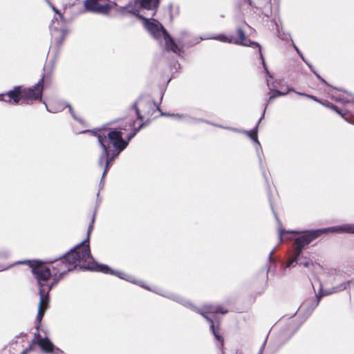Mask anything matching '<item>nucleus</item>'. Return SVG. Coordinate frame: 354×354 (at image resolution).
I'll return each instance as SVG.
<instances>
[{"label": "nucleus", "mask_w": 354, "mask_h": 354, "mask_svg": "<svg viewBox=\"0 0 354 354\" xmlns=\"http://www.w3.org/2000/svg\"><path fill=\"white\" fill-rule=\"evenodd\" d=\"M95 221V214H93L91 221L88 227L87 237L80 244L71 249L63 256L53 260H48L46 263H50L52 266V282H48V286L52 288L55 286L68 272L73 270L77 266L81 268L101 272L105 274H110L117 276L118 277L130 281L133 283L137 282L133 277L127 274L112 270L108 266L99 264L96 263L91 254L88 245L90 234L93 229V223Z\"/></svg>", "instance_id": "nucleus-1"}, {"label": "nucleus", "mask_w": 354, "mask_h": 354, "mask_svg": "<svg viewBox=\"0 0 354 354\" xmlns=\"http://www.w3.org/2000/svg\"><path fill=\"white\" fill-rule=\"evenodd\" d=\"M142 126L143 124L136 128L128 136L127 140H124L122 138V132L116 129L111 131L102 130L95 133V136L97 137L98 142L102 149V154L98 160V164L100 166H104L100 183V189H102L104 186L103 178L114 159L127 147L129 141L138 133Z\"/></svg>", "instance_id": "nucleus-2"}, {"label": "nucleus", "mask_w": 354, "mask_h": 354, "mask_svg": "<svg viewBox=\"0 0 354 354\" xmlns=\"http://www.w3.org/2000/svg\"><path fill=\"white\" fill-rule=\"evenodd\" d=\"M48 261L43 262L41 261H35L31 263L30 261H19L17 263L29 264L31 268L32 273L37 279L39 287V303L38 306V312L37 320L40 322L44 315L45 311L48 308V293L52 289V286H48V281L51 278L50 268L45 264ZM51 264L50 263H48Z\"/></svg>", "instance_id": "nucleus-3"}, {"label": "nucleus", "mask_w": 354, "mask_h": 354, "mask_svg": "<svg viewBox=\"0 0 354 354\" xmlns=\"http://www.w3.org/2000/svg\"><path fill=\"white\" fill-rule=\"evenodd\" d=\"M344 225L339 226H335L328 228L319 229L315 230H308L304 232V233L295 239L293 241V250L292 252V256L290 259L288 261L286 267L290 268L291 266H294V263H297V260L301 255L302 254V251L306 246L309 245L313 240L319 237L321 234L325 232H344L348 233V232L343 230L342 227Z\"/></svg>", "instance_id": "nucleus-4"}, {"label": "nucleus", "mask_w": 354, "mask_h": 354, "mask_svg": "<svg viewBox=\"0 0 354 354\" xmlns=\"http://www.w3.org/2000/svg\"><path fill=\"white\" fill-rule=\"evenodd\" d=\"M44 82V75L32 87L21 89L17 86L8 91L6 94H0V101H3L12 104L28 103V100H41L42 90Z\"/></svg>", "instance_id": "nucleus-5"}, {"label": "nucleus", "mask_w": 354, "mask_h": 354, "mask_svg": "<svg viewBox=\"0 0 354 354\" xmlns=\"http://www.w3.org/2000/svg\"><path fill=\"white\" fill-rule=\"evenodd\" d=\"M236 32L238 35L237 38H236L232 35H223V34L212 35L208 37H201L200 39H196L194 42L190 44V46H193L196 44H198L201 40H203V39H215V40L220 41L221 42L235 44L243 45V46H250L252 45L256 46L257 47L259 48L258 52H259V57L261 59L262 65L264 68V71L266 73V74L268 75V76L270 78L272 79L273 76L269 72V71L267 68L266 64L265 62L264 58H263V55L261 51V47L259 45V44H257L256 42L250 41L249 39H248L245 35L244 31L241 28H237Z\"/></svg>", "instance_id": "nucleus-6"}, {"label": "nucleus", "mask_w": 354, "mask_h": 354, "mask_svg": "<svg viewBox=\"0 0 354 354\" xmlns=\"http://www.w3.org/2000/svg\"><path fill=\"white\" fill-rule=\"evenodd\" d=\"M145 21V26L149 32L156 39H160L162 37L165 41V48L167 50H171L177 55L181 53V48L174 41L169 33L162 26V25L156 19H147L142 16L138 17Z\"/></svg>", "instance_id": "nucleus-7"}, {"label": "nucleus", "mask_w": 354, "mask_h": 354, "mask_svg": "<svg viewBox=\"0 0 354 354\" xmlns=\"http://www.w3.org/2000/svg\"><path fill=\"white\" fill-rule=\"evenodd\" d=\"M158 294L166 297L169 299H171L174 301H176L185 306L189 307L193 309L194 311L197 312L200 315H201L209 324L214 323L213 316H210V315H214L216 313L226 314L228 311L226 309H224L220 305H212V304H205L201 308H197L194 306L190 302L187 301L186 299L180 297L174 294H163L162 292H158Z\"/></svg>", "instance_id": "nucleus-8"}, {"label": "nucleus", "mask_w": 354, "mask_h": 354, "mask_svg": "<svg viewBox=\"0 0 354 354\" xmlns=\"http://www.w3.org/2000/svg\"><path fill=\"white\" fill-rule=\"evenodd\" d=\"M266 82H267V86L269 88V89L270 90V97L266 104V106L263 109V113L260 118V119L259 120V121L257 122L256 126L254 127V129L251 131H246V130H243L242 131V133L247 135L250 139H252L256 144V151H257V156L259 158V163H260V165L261 167H262V165H263V160H262V149H261V144L258 140V138H257V132H258V127H259V124L261 122V120H262V118H263L264 115H265V113H266V108L268 105V103L270 102L272 100H273L274 98H276L278 96H281V95H285L286 94V93H283V92H281L278 90H275L273 88L274 86L272 85V84H271L270 82V81L267 79L266 80Z\"/></svg>", "instance_id": "nucleus-9"}, {"label": "nucleus", "mask_w": 354, "mask_h": 354, "mask_svg": "<svg viewBox=\"0 0 354 354\" xmlns=\"http://www.w3.org/2000/svg\"><path fill=\"white\" fill-rule=\"evenodd\" d=\"M159 2L160 0H140V1L136 0L129 2L126 6L120 7L118 10L123 14L127 12L139 17L141 8L148 10H154L158 7Z\"/></svg>", "instance_id": "nucleus-10"}, {"label": "nucleus", "mask_w": 354, "mask_h": 354, "mask_svg": "<svg viewBox=\"0 0 354 354\" xmlns=\"http://www.w3.org/2000/svg\"><path fill=\"white\" fill-rule=\"evenodd\" d=\"M140 108L149 115H153L156 110L161 112L160 107L156 105L151 97L147 95H142L132 105V109L136 111L138 119L142 120L143 116L140 113Z\"/></svg>", "instance_id": "nucleus-11"}, {"label": "nucleus", "mask_w": 354, "mask_h": 354, "mask_svg": "<svg viewBox=\"0 0 354 354\" xmlns=\"http://www.w3.org/2000/svg\"><path fill=\"white\" fill-rule=\"evenodd\" d=\"M53 10L59 15V17L62 21V24L59 25V22L58 19L54 18L52 20V23L50 26V33L53 39L55 42L57 43V46H59L62 45L64 41L65 37L68 34V30L63 26L64 24V17L59 12V11L54 6L53 7Z\"/></svg>", "instance_id": "nucleus-12"}, {"label": "nucleus", "mask_w": 354, "mask_h": 354, "mask_svg": "<svg viewBox=\"0 0 354 354\" xmlns=\"http://www.w3.org/2000/svg\"><path fill=\"white\" fill-rule=\"evenodd\" d=\"M33 342L34 344H37L45 353H52L53 354H64L63 351L55 347L48 338H42L39 334L38 331L35 334Z\"/></svg>", "instance_id": "nucleus-13"}, {"label": "nucleus", "mask_w": 354, "mask_h": 354, "mask_svg": "<svg viewBox=\"0 0 354 354\" xmlns=\"http://www.w3.org/2000/svg\"><path fill=\"white\" fill-rule=\"evenodd\" d=\"M101 1L102 0H86L85 8L93 12L107 14L111 9V6L109 3H102Z\"/></svg>", "instance_id": "nucleus-14"}, {"label": "nucleus", "mask_w": 354, "mask_h": 354, "mask_svg": "<svg viewBox=\"0 0 354 354\" xmlns=\"http://www.w3.org/2000/svg\"><path fill=\"white\" fill-rule=\"evenodd\" d=\"M331 97L337 102L343 104H350L352 105L353 110L348 109L347 112L350 113V115L354 118V97L351 94L344 92L342 94H331Z\"/></svg>", "instance_id": "nucleus-15"}, {"label": "nucleus", "mask_w": 354, "mask_h": 354, "mask_svg": "<svg viewBox=\"0 0 354 354\" xmlns=\"http://www.w3.org/2000/svg\"><path fill=\"white\" fill-rule=\"evenodd\" d=\"M44 104H45L46 107V109L49 112H51V113H57V112H59L61 111H62L63 109H64L66 107H68L69 109V111H70V113L71 115V116L76 120L79 121V122H81V120L77 118L75 113H74V111L73 109V108L71 107V106L68 104H64V103H62L59 105L58 107H56V108H54V107H52L51 106L50 107H48V106L44 102Z\"/></svg>", "instance_id": "nucleus-16"}, {"label": "nucleus", "mask_w": 354, "mask_h": 354, "mask_svg": "<svg viewBox=\"0 0 354 354\" xmlns=\"http://www.w3.org/2000/svg\"><path fill=\"white\" fill-rule=\"evenodd\" d=\"M349 284H350L349 281L343 282L341 284H339V286L334 287L332 290H326L324 291H322L320 292V296L321 297L326 296V295H330L334 292H337L339 291L344 290L346 289V288L349 286Z\"/></svg>", "instance_id": "nucleus-17"}, {"label": "nucleus", "mask_w": 354, "mask_h": 354, "mask_svg": "<svg viewBox=\"0 0 354 354\" xmlns=\"http://www.w3.org/2000/svg\"><path fill=\"white\" fill-rule=\"evenodd\" d=\"M295 50L298 53V55L300 56L301 59L308 65V66L310 68V71L315 75V76L322 82L326 84V82L314 70L313 66L308 63L304 58L303 54L300 52V50L298 49V48L295 46H294Z\"/></svg>", "instance_id": "nucleus-18"}, {"label": "nucleus", "mask_w": 354, "mask_h": 354, "mask_svg": "<svg viewBox=\"0 0 354 354\" xmlns=\"http://www.w3.org/2000/svg\"><path fill=\"white\" fill-rule=\"evenodd\" d=\"M323 104L326 106V107H328L333 110H334L335 112H337L339 115H340L346 121H347L348 122L351 123V124H354V122L351 121L346 115H345V113H342L341 110H339L337 106H336L335 105L333 104L332 103L330 102H325V103H323Z\"/></svg>", "instance_id": "nucleus-19"}, {"label": "nucleus", "mask_w": 354, "mask_h": 354, "mask_svg": "<svg viewBox=\"0 0 354 354\" xmlns=\"http://www.w3.org/2000/svg\"><path fill=\"white\" fill-rule=\"evenodd\" d=\"M254 6L257 9L261 10H262V14L265 17L269 18L272 15V10H271L270 14H269L268 15L266 14V11L268 8V7H267V5L266 3H263V0H254Z\"/></svg>", "instance_id": "nucleus-20"}, {"label": "nucleus", "mask_w": 354, "mask_h": 354, "mask_svg": "<svg viewBox=\"0 0 354 354\" xmlns=\"http://www.w3.org/2000/svg\"><path fill=\"white\" fill-rule=\"evenodd\" d=\"M210 330H211L212 334L214 335L215 339L219 342V344H220L219 348H222L223 346V338L220 335L218 331L215 328L214 323L210 324Z\"/></svg>", "instance_id": "nucleus-21"}, {"label": "nucleus", "mask_w": 354, "mask_h": 354, "mask_svg": "<svg viewBox=\"0 0 354 354\" xmlns=\"http://www.w3.org/2000/svg\"><path fill=\"white\" fill-rule=\"evenodd\" d=\"M301 258L305 259V260L304 261H299V259H300V257H299V259L297 260V263H293V265H294L293 267H295L296 265H299V266H304L306 268H309L310 266L313 265V262L312 260L307 259L306 257H304L301 255Z\"/></svg>", "instance_id": "nucleus-22"}, {"label": "nucleus", "mask_w": 354, "mask_h": 354, "mask_svg": "<svg viewBox=\"0 0 354 354\" xmlns=\"http://www.w3.org/2000/svg\"><path fill=\"white\" fill-rule=\"evenodd\" d=\"M160 114L161 115H165V116H169V117H172L176 120H186L187 118V115H180V114H178V113H176V114H169V113H163L162 111L160 112Z\"/></svg>", "instance_id": "nucleus-23"}, {"label": "nucleus", "mask_w": 354, "mask_h": 354, "mask_svg": "<svg viewBox=\"0 0 354 354\" xmlns=\"http://www.w3.org/2000/svg\"><path fill=\"white\" fill-rule=\"evenodd\" d=\"M343 230L348 232V234H354V224H344Z\"/></svg>", "instance_id": "nucleus-24"}, {"label": "nucleus", "mask_w": 354, "mask_h": 354, "mask_svg": "<svg viewBox=\"0 0 354 354\" xmlns=\"http://www.w3.org/2000/svg\"><path fill=\"white\" fill-rule=\"evenodd\" d=\"M263 3H266L267 5V7H268V8L266 11V14L267 15L270 14V12H271V0H263Z\"/></svg>", "instance_id": "nucleus-25"}, {"label": "nucleus", "mask_w": 354, "mask_h": 354, "mask_svg": "<svg viewBox=\"0 0 354 354\" xmlns=\"http://www.w3.org/2000/svg\"><path fill=\"white\" fill-rule=\"evenodd\" d=\"M12 267V265L11 266H3V265H1L0 264V271H3V270H6Z\"/></svg>", "instance_id": "nucleus-26"}, {"label": "nucleus", "mask_w": 354, "mask_h": 354, "mask_svg": "<svg viewBox=\"0 0 354 354\" xmlns=\"http://www.w3.org/2000/svg\"><path fill=\"white\" fill-rule=\"evenodd\" d=\"M32 350V346H30L29 347L24 349L20 354H27L28 352Z\"/></svg>", "instance_id": "nucleus-27"}, {"label": "nucleus", "mask_w": 354, "mask_h": 354, "mask_svg": "<svg viewBox=\"0 0 354 354\" xmlns=\"http://www.w3.org/2000/svg\"><path fill=\"white\" fill-rule=\"evenodd\" d=\"M273 254H274V250H272V251L270 252V254H269V257H268V258H269V260H270V262H272V261H274V259H273V258H272V255H273Z\"/></svg>", "instance_id": "nucleus-28"}, {"label": "nucleus", "mask_w": 354, "mask_h": 354, "mask_svg": "<svg viewBox=\"0 0 354 354\" xmlns=\"http://www.w3.org/2000/svg\"><path fill=\"white\" fill-rule=\"evenodd\" d=\"M283 232H284V230H279V237L280 241H282V234Z\"/></svg>", "instance_id": "nucleus-29"}, {"label": "nucleus", "mask_w": 354, "mask_h": 354, "mask_svg": "<svg viewBox=\"0 0 354 354\" xmlns=\"http://www.w3.org/2000/svg\"><path fill=\"white\" fill-rule=\"evenodd\" d=\"M265 344H266V341L264 342V343L263 344V345L261 346L260 350H259V354H262L263 353V351L264 349V346H265Z\"/></svg>", "instance_id": "nucleus-30"}, {"label": "nucleus", "mask_w": 354, "mask_h": 354, "mask_svg": "<svg viewBox=\"0 0 354 354\" xmlns=\"http://www.w3.org/2000/svg\"><path fill=\"white\" fill-rule=\"evenodd\" d=\"M228 129H231L232 131H235V132L242 133V131H243V130H239V129H236V128H228Z\"/></svg>", "instance_id": "nucleus-31"}, {"label": "nucleus", "mask_w": 354, "mask_h": 354, "mask_svg": "<svg viewBox=\"0 0 354 354\" xmlns=\"http://www.w3.org/2000/svg\"><path fill=\"white\" fill-rule=\"evenodd\" d=\"M299 95H305V94H304V93H299ZM306 96H307V97H310V98H313V99H314L315 100H316V98H315V97H314V96H313V95H306Z\"/></svg>", "instance_id": "nucleus-32"}, {"label": "nucleus", "mask_w": 354, "mask_h": 354, "mask_svg": "<svg viewBox=\"0 0 354 354\" xmlns=\"http://www.w3.org/2000/svg\"><path fill=\"white\" fill-rule=\"evenodd\" d=\"M46 1L48 3V5L50 6V7L51 8H53V7H54V6L49 1V0H46Z\"/></svg>", "instance_id": "nucleus-33"}, {"label": "nucleus", "mask_w": 354, "mask_h": 354, "mask_svg": "<svg viewBox=\"0 0 354 354\" xmlns=\"http://www.w3.org/2000/svg\"><path fill=\"white\" fill-rule=\"evenodd\" d=\"M262 172H263V176L265 177V178H266V179H267V177H266V172H265V171H263Z\"/></svg>", "instance_id": "nucleus-34"}, {"label": "nucleus", "mask_w": 354, "mask_h": 354, "mask_svg": "<svg viewBox=\"0 0 354 354\" xmlns=\"http://www.w3.org/2000/svg\"><path fill=\"white\" fill-rule=\"evenodd\" d=\"M134 125V122H131L129 124L130 127H133Z\"/></svg>", "instance_id": "nucleus-35"}, {"label": "nucleus", "mask_w": 354, "mask_h": 354, "mask_svg": "<svg viewBox=\"0 0 354 354\" xmlns=\"http://www.w3.org/2000/svg\"><path fill=\"white\" fill-rule=\"evenodd\" d=\"M292 233L300 234L301 232H299V231H298V232H297V231H295V232L292 231Z\"/></svg>", "instance_id": "nucleus-36"}, {"label": "nucleus", "mask_w": 354, "mask_h": 354, "mask_svg": "<svg viewBox=\"0 0 354 354\" xmlns=\"http://www.w3.org/2000/svg\"><path fill=\"white\" fill-rule=\"evenodd\" d=\"M297 330V328H296V329H294V330H292V333H293L294 332H295V330Z\"/></svg>", "instance_id": "nucleus-37"}, {"label": "nucleus", "mask_w": 354, "mask_h": 354, "mask_svg": "<svg viewBox=\"0 0 354 354\" xmlns=\"http://www.w3.org/2000/svg\"><path fill=\"white\" fill-rule=\"evenodd\" d=\"M274 214H275V213L274 212ZM274 215H275V218H276L277 219H278L277 216L276 214H274Z\"/></svg>", "instance_id": "nucleus-38"}, {"label": "nucleus", "mask_w": 354, "mask_h": 354, "mask_svg": "<svg viewBox=\"0 0 354 354\" xmlns=\"http://www.w3.org/2000/svg\"><path fill=\"white\" fill-rule=\"evenodd\" d=\"M292 322H293V320H291L290 322V324H292Z\"/></svg>", "instance_id": "nucleus-39"}, {"label": "nucleus", "mask_w": 354, "mask_h": 354, "mask_svg": "<svg viewBox=\"0 0 354 354\" xmlns=\"http://www.w3.org/2000/svg\"><path fill=\"white\" fill-rule=\"evenodd\" d=\"M222 354H225L224 352L222 351Z\"/></svg>", "instance_id": "nucleus-40"}]
</instances>
